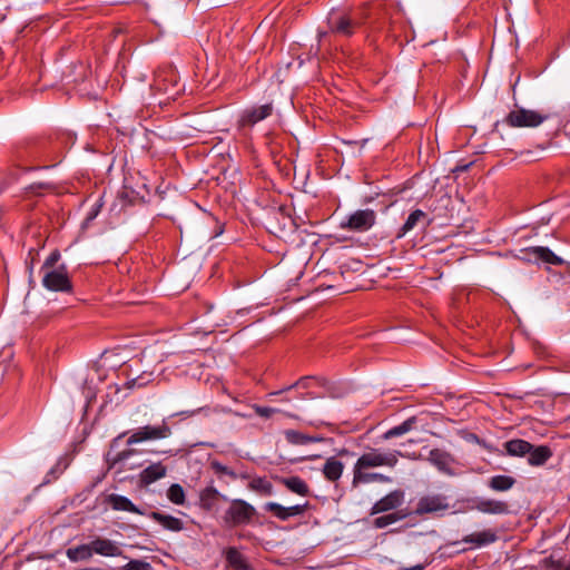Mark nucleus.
<instances>
[{
    "instance_id": "1",
    "label": "nucleus",
    "mask_w": 570,
    "mask_h": 570,
    "mask_svg": "<svg viewBox=\"0 0 570 570\" xmlns=\"http://www.w3.org/2000/svg\"><path fill=\"white\" fill-rule=\"evenodd\" d=\"M400 456L405 458L406 455L397 450H382L377 448H372L364 452L354 463L352 485L357 488L361 484L372 482L391 483L392 478L379 472H372L371 470L382 466L393 469L399 463Z\"/></svg>"
},
{
    "instance_id": "2",
    "label": "nucleus",
    "mask_w": 570,
    "mask_h": 570,
    "mask_svg": "<svg viewBox=\"0 0 570 570\" xmlns=\"http://www.w3.org/2000/svg\"><path fill=\"white\" fill-rule=\"evenodd\" d=\"M549 118L550 115L543 111L517 107L508 114L505 122L510 127L535 128Z\"/></svg>"
},
{
    "instance_id": "3",
    "label": "nucleus",
    "mask_w": 570,
    "mask_h": 570,
    "mask_svg": "<svg viewBox=\"0 0 570 570\" xmlns=\"http://www.w3.org/2000/svg\"><path fill=\"white\" fill-rule=\"evenodd\" d=\"M362 24V18L356 12L335 11L328 16V26L332 32L342 36H352Z\"/></svg>"
},
{
    "instance_id": "4",
    "label": "nucleus",
    "mask_w": 570,
    "mask_h": 570,
    "mask_svg": "<svg viewBox=\"0 0 570 570\" xmlns=\"http://www.w3.org/2000/svg\"><path fill=\"white\" fill-rule=\"evenodd\" d=\"M255 514V508L244 500L235 499L225 511L224 521L230 527L249 523Z\"/></svg>"
},
{
    "instance_id": "5",
    "label": "nucleus",
    "mask_w": 570,
    "mask_h": 570,
    "mask_svg": "<svg viewBox=\"0 0 570 570\" xmlns=\"http://www.w3.org/2000/svg\"><path fill=\"white\" fill-rule=\"evenodd\" d=\"M376 222V214L373 209H358L352 213L340 227L356 233H364L371 229Z\"/></svg>"
},
{
    "instance_id": "6",
    "label": "nucleus",
    "mask_w": 570,
    "mask_h": 570,
    "mask_svg": "<svg viewBox=\"0 0 570 570\" xmlns=\"http://www.w3.org/2000/svg\"><path fill=\"white\" fill-rule=\"evenodd\" d=\"M450 508L449 498L440 493H431L421 497L414 513L417 515L444 512Z\"/></svg>"
},
{
    "instance_id": "7",
    "label": "nucleus",
    "mask_w": 570,
    "mask_h": 570,
    "mask_svg": "<svg viewBox=\"0 0 570 570\" xmlns=\"http://www.w3.org/2000/svg\"><path fill=\"white\" fill-rule=\"evenodd\" d=\"M170 434L171 430L165 422L155 426L146 425L131 433L127 439V444L132 445L145 441L161 440L168 438Z\"/></svg>"
},
{
    "instance_id": "8",
    "label": "nucleus",
    "mask_w": 570,
    "mask_h": 570,
    "mask_svg": "<svg viewBox=\"0 0 570 570\" xmlns=\"http://www.w3.org/2000/svg\"><path fill=\"white\" fill-rule=\"evenodd\" d=\"M42 285L52 292H69L71 282L65 267L42 272Z\"/></svg>"
},
{
    "instance_id": "9",
    "label": "nucleus",
    "mask_w": 570,
    "mask_h": 570,
    "mask_svg": "<svg viewBox=\"0 0 570 570\" xmlns=\"http://www.w3.org/2000/svg\"><path fill=\"white\" fill-rule=\"evenodd\" d=\"M521 253L523 254L521 258L530 263L542 262L556 266L563 264V259L561 257H559L550 248L544 246H534L525 248L521 250Z\"/></svg>"
},
{
    "instance_id": "10",
    "label": "nucleus",
    "mask_w": 570,
    "mask_h": 570,
    "mask_svg": "<svg viewBox=\"0 0 570 570\" xmlns=\"http://www.w3.org/2000/svg\"><path fill=\"white\" fill-rule=\"evenodd\" d=\"M405 500V493L402 490H393L376 501L371 508V514L384 513L400 508Z\"/></svg>"
},
{
    "instance_id": "11",
    "label": "nucleus",
    "mask_w": 570,
    "mask_h": 570,
    "mask_svg": "<svg viewBox=\"0 0 570 570\" xmlns=\"http://www.w3.org/2000/svg\"><path fill=\"white\" fill-rule=\"evenodd\" d=\"M307 502L304 504H295L291 507H284L276 502H267L264 509L271 512L275 518L286 521L289 518L303 514L307 509Z\"/></svg>"
},
{
    "instance_id": "12",
    "label": "nucleus",
    "mask_w": 570,
    "mask_h": 570,
    "mask_svg": "<svg viewBox=\"0 0 570 570\" xmlns=\"http://www.w3.org/2000/svg\"><path fill=\"white\" fill-rule=\"evenodd\" d=\"M273 111L272 104H265L258 107H252L243 111L239 118V125L245 126H254L261 120H264L268 116H271Z\"/></svg>"
},
{
    "instance_id": "13",
    "label": "nucleus",
    "mask_w": 570,
    "mask_h": 570,
    "mask_svg": "<svg viewBox=\"0 0 570 570\" xmlns=\"http://www.w3.org/2000/svg\"><path fill=\"white\" fill-rule=\"evenodd\" d=\"M90 543L94 550V554L108 558L122 557L120 544L116 541L97 537Z\"/></svg>"
},
{
    "instance_id": "14",
    "label": "nucleus",
    "mask_w": 570,
    "mask_h": 570,
    "mask_svg": "<svg viewBox=\"0 0 570 570\" xmlns=\"http://www.w3.org/2000/svg\"><path fill=\"white\" fill-rule=\"evenodd\" d=\"M428 460L433 464L439 471L452 474V464L454 462L453 458L445 451L440 449H433L429 453Z\"/></svg>"
},
{
    "instance_id": "15",
    "label": "nucleus",
    "mask_w": 570,
    "mask_h": 570,
    "mask_svg": "<svg viewBox=\"0 0 570 570\" xmlns=\"http://www.w3.org/2000/svg\"><path fill=\"white\" fill-rule=\"evenodd\" d=\"M474 508L479 512L488 514H505L509 512L507 502L494 499H479L475 501Z\"/></svg>"
},
{
    "instance_id": "16",
    "label": "nucleus",
    "mask_w": 570,
    "mask_h": 570,
    "mask_svg": "<svg viewBox=\"0 0 570 570\" xmlns=\"http://www.w3.org/2000/svg\"><path fill=\"white\" fill-rule=\"evenodd\" d=\"M107 503L115 511H126L135 514H142V511L137 508L127 497L111 493L107 497Z\"/></svg>"
},
{
    "instance_id": "17",
    "label": "nucleus",
    "mask_w": 570,
    "mask_h": 570,
    "mask_svg": "<svg viewBox=\"0 0 570 570\" xmlns=\"http://www.w3.org/2000/svg\"><path fill=\"white\" fill-rule=\"evenodd\" d=\"M149 517L166 530L178 532L184 529V522L176 517L156 511L151 512Z\"/></svg>"
},
{
    "instance_id": "18",
    "label": "nucleus",
    "mask_w": 570,
    "mask_h": 570,
    "mask_svg": "<svg viewBox=\"0 0 570 570\" xmlns=\"http://www.w3.org/2000/svg\"><path fill=\"white\" fill-rule=\"evenodd\" d=\"M498 537L493 530H483L480 532L471 533L463 538L462 542L472 544L474 547H482L497 541Z\"/></svg>"
},
{
    "instance_id": "19",
    "label": "nucleus",
    "mask_w": 570,
    "mask_h": 570,
    "mask_svg": "<svg viewBox=\"0 0 570 570\" xmlns=\"http://www.w3.org/2000/svg\"><path fill=\"white\" fill-rule=\"evenodd\" d=\"M167 469L161 463H154L140 472V482L151 484L166 475Z\"/></svg>"
},
{
    "instance_id": "20",
    "label": "nucleus",
    "mask_w": 570,
    "mask_h": 570,
    "mask_svg": "<svg viewBox=\"0 0 570 570\" xmlns=\"http://www.w3.org/2000/svg\"><path fill=\"white\" fill-rule=\"evenodd\" d=\"M66 556L71 562L87 561L92 558L94 550L91 543H83L67 549Z\"/></svg>"
},
{
    "instance_id": "21",
    "label": "nucleus",
    "mask_w": 570,
    "mask_h": 570,
    "mask_svg": "<svg viewBox=\"0 0 570 570\" xmlns=\"http://www.w3.org/2000/svg\"><path fill=\"white\" fill-rule=\"evenodd\" d=\"M279 482L293 493L302 497H307L309 494L308 484L299 476L282 478Z\"/></svg>"
},
{
    "instance_id": "22",
    "label": "nucleus",
    "mask_w": 570,
    "mask_h": 570,
    "mask_svg": "<svg viewBox=\"0 0 570 570\" xmlns=\"http://www.w3.org/2000/svg\"><path fill=\"white\" fill-rule=\"evenodd\" d=\"M528 454V463L538 466L544 464L552 456V451L547 445H540L537 448L532 446V450H530Z\"/></svg>"
},
{
    "instance_id": "23",
    "label": "nucleus",
    "mask_w": 570,
    "mask_h": 570,
    "mask_svg": "<svg viewBox=\"0 0 570 570\" xmlns=\"http://www.w3.org/2000/svg\"><path fill=\"white\" fill-rule=\"evenodd\" d=\"M504 449L511 456H523L532 450V444L521 439H514L505 442Z\"/></svg>"
},
{
    "instance_id": "24",
    "label": "nucleus",
    "mask_w": 570,
    "mask_h": 570,
    "mask_svg": "<svg viewBox=\"0 0 570 570\" xmlns=\"http://www.w3.org/2000/svg\"><path fill=\"white\" fill-rule=\"evenodd\" d=\"M343 470V462L335 458H330L326 460L323 466V474L328 481L334 482L342 476Z\"/></svg>"
},
{
    "instance_id": "25",
    "label": "nucleus",
    "mask_w": 570,
    "mask_h": 570,
    "mask_svg": "<svg viewBox=\"0 0 570 570\" xmlns=\"http://www.w3.org/2000/svg\"><path fill=\"white\" fill-rule=\"evenodd\" d=\"M426 217V214L421 209L413 210L403 226L400 228V230L396 234L397 238L404 237L409 232H411L420 220L424 219Z\"/></svg>"
},
{
    "instance_id": "26",
    "label": "nucleus",
    "mask_w": 570,
    "mask_h": 570,
    "mask_svg": "<svg viewBox=\"0 0 570 570\" xmlns=\"http://www.w3.org/2000/svg\"><path fill=\"white\" fill-rule=\"evenodd\" d=\"M226 561L235 570H248L249 564L246 558L235 548L226 551Z\"/></svg>"
},
{
    "instance_id": "27",
    "label": "nucleus",
    "mask_w": 570,
    "mask_h": 570,
    "mask_svg": "<svg viewBox=\"0 0 570 570\" xmlns=\"http://www.w3.org/2000/svg\"><path fill=\"white\" fill-rule=\"evenodd\" d=\"M415 423H416V419L414 416L409 417L407 420H405L401 424H399V425L387 430L383 434L382 438L384 440H390L392 438L404 435V434H406L407 432H410L414 428Z\"/></svg>"
},
{
    "instance_id": "28",
    "label": "nucleus",
    "mask_w": 570,
    "mask_h": 570,
    "mask_svg": "<svg viewBox=\"0 0 570 570\" xmlns=\"http://www.w3.org/2000/svg\"><path fill=\"white\" fill-rule=\"evenodd\" d=\"M515 483V480L509 475H494L489 481V487L494 491H508Z\"/></svg>"
},
{
    "instance_id": "29",
    "label": "nucleus",
    "mask_w": 570,
    "mask_h": 570,
    "mask_svg": "<svg viewBox=\"0 0 570 570\" xmlns=\"http://www.w3.org/2000/svg\"><path fill=\"white\" fill-rule=\"evenodd\" d=\"M285 438H286L287 442H289L292 444H307V443L318 442V441L323 440L322 438L309 436V435L303 434L301 432H297L295 430H287L285 432Z\"/></svg>"
},
{
    "instance_id": "30",
    "label": "nucleus",
    "mask_w": 570,
    "mask_h": 570,
    "mask_svg": "<svg viewBox=\"0 0 570 570\" xmlns=\"http://www.w3.org/2000/svg\"><path fill=\"white\" fill-rule=\"evenodd\" d=\"M405 517L406 514L401 512H393L385 515H381L374 520V527L377 529H383L397 521H401Z\"/></svg>"
},
{
    "instance_id": "31",
    "label": "nucleus",
    "mask_w": 570,
    "mask_h": 570,
    "mask_svg": "<svg viewBox=\"0 0 570 570\" xmlns=\"http://www.w3.org/2000/svg\"><path fill=\"white\" fill-rule=\"evenodd\" d=\"M167 498L170 502L177 505H181L185 503V491L183 487L178 483L171 484L167 490Z\"/></svg>"
},
{
    "instance_id": "32",
    "label": "nucleus",
    "mask_w": 570,
    "mask_h": 570,
    "mask_svg": "<svg viewBox=\"0 0 570 570\" xmlns=\"http://www.w3.org/2000/svg\"><path fill=\"white\" fill-rule=\"evenodd\" d=\"M250 488L253 490L262 491L265 494H272V491H273L272 483L266 481V480H264V479H262V478L253 480L250 482Z\"/></svg>"
},
{
    "instance_id": "33",
    "label": "nucleus",
    "mask_w": 570,
    "mask_h": 570,
    "mask_svg": "<svg viewBox=\"0 0 570 570\" xmlns=\"http://www.w3.org/2000/svg\"><path fill=\"white\" fill-rule=\"evenodd\" d=\"M149 569H150V564L148 562H146L144 560H139V559H132L122 567V570H149Z\"/></svg>"
},
{
    "instance_id": "34",
    "label": "nucleus",
    "mask_w": 570,
    "mask_h": 570,
    "mask_svg": "<svg viewBox=\"0 0 570 570\" xmlns=\"http://www.w3.org/2000/svg\"><path fill=\"white\" fill-rule=\"evenodd\" d=\"M253 409L255 411V413L261 416V417H265V419H268L271 417L273 414L275 413H278L279 410L278 409H274V407H268V406H261V405H253Z\"/></svg>"
},
{
    "instance_id": "35",
    "label": "nucleus",
    "mask_w": 570,
    "mask_h": 570,
    "mask_svg": "<svg viewBox=\"0 0 570 570\" xmlns=\"http://www.w3.org/2000/svg\"><path fill=\"white\" fill-rule=\"evenodd\" d=\"M60 258V254L59 252L55 250L52 252L45 261L42 267H41V272L43 271H50V269H55L53 266L57 264V262L59 261Z\"/></svg>"
},
{
    "instance_id": "36",
    "label": "nucleus",
    "mask_w": 570,
    "mask_h": 570,
    "mask_svg": "<svg viewBox=\"0 0 570 570\" xmlns=\"http://www.w3.org/2000/svg\"><path fill=\"white\" fill-rule=\"evenodd\" d=\"M213 468L217 473L227 474L232 478H236V474L232 470H229L227 466H225L218 462H214Z\"/></svg>"
},
{
    "instance_id": "37",
    "label": "nucleus",
    "mask_w": 570,
    "mask_h": 570,
    "mask_svg": "<svg viewBox=\"0 0 570 570\" xmlns=\"http://www.w3.org/2000/svg\"><path fill=\"white\" fill-rule=\"evenodd\" d=\"M131 451H124L121 452L119 455H118V460L117 461H122L125 459H127L129 455H131Z\"/></svg>"
},
{
    "instance_id": "38",
    "label": "nucleus",
    "mask_w": 570,
    "mask_h": 570,
    "mask_svg": "<svg viewBox=\"0 0 570 570\" xmlns=\"http://www.w3.org/2000/svg\"><path fill=\"white\" fill-rule=\"evenodd\" d=\"M305 380H306V379H302V380H299L298 382H296V383H295V385H294V386H299V385L305 386Z\"/></svg>"
}]
</instances>
